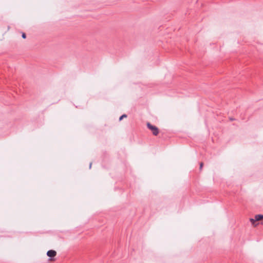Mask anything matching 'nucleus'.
<instances>
[{
	"mask_svg": "<svg viewBox=\"0 0 263 263\" xmlns=\"http://www.w3.org/2000/svg\"><path fill=\"white\" fill-rule=\"evenodd\" d=\"M260 220H262L261 222V224L263 225V215H256L255 216L254 218H251L250 221L252 223V224L256 226L255 222L257 221H259Z\"/></svg>",
	"mask_w": 263,
	"mask_h": 263,
	"instance_id": "nucleus-2",
	"label": "nucleus"
},
{
	"mask_svg": "<svg viewBox=\"0 0 263 263\" xmlns=\"http://www.w3.org/2000/svg\"><path fill=\"white\" fill-rule=\"evenodd\" d=\"M127 116H120L119 118V121H121L124 118L126 117Z\"/></svg>",
	"mask_w": 263,
	"mask_h": 263,
	"instance_id": "nucleus-5",
	"label": "nucleus"
},
{
	"mask_svg": "<svg viewBox=\"0 0 263 263\" xmlns=\"http://www.w3.org/2000/svg\"><path fill=\"white\" fill-rule=\"evenodd\" d=\"M230 120L231 121H233L234 120V119L232 118H230Z\"/></svg>",
	"mask_w": 263,
	"mask_h": 263,
	"instance_id": "nucleus-7",
	"label": "nucleus"
},
{
	"mask_svg": "<svg viewBox=\"0 0 263 263\" xmlns=\"http://www.w3.org/2000/svg\"><path fill=\"white\" fill-rule=\"evenodd\" d=\"M56 251L52 250H49L47 253V255L50 257H53L56 255Z\"/></svg>",
	"mask_w": 263,
	"mask_h": 263,
	"instance_id": "nucleus-3",
	"label": "nucleus"
},
{
	"mask_svg": "<svg viewBox=\"0 0 263 263\" xmlns=\"http://www.w3.org/2000/svg\"><path fill=\"white\" fill-rule=\"evenodd\" d=\"M146 125L147 128L152 132L154 136H157L158 135L159 129L156 126L152 125L149 122L147 123Z\"/></svg>",
	"mask_w": 263,
	"mask_h": 263,
	"instance_id": "nucleus-1",
	"label": "nucleus"
},
{
	"mask_svg": "<svg viewBox=\"0 0 263 263\" xmlns=\"http://www.w3.org/2000/svg\"><path fill=\"white\" fill-rule=\"evenodd\" d=\"M22 36L24 39L26 38V35L24 32L22 33Z\"/></svg>",
	"mask_w": 263,
	"mask_h": 263,
	"instance_id": "nucleus-4",
	"label": "nucleus"
},
{
	"mask_svg": "<svg viewBox=\"0 0 263 263\" xmlns=\"http://www.w3.org/2000/svg\"><path fill=\"white\" fill-rule=\"evenodd\" d=\"M91 165H92V163H90V164H89V168H91Z\"/></svg>",
	"mask_w": 263,
	"mask_h": 263,
	"instance_id": "nucleus-8",
	"label": "nucleus"
},
{
	"mask_svg": "<svg viewBox=\"0 0 263 263\" xmlns=\"http://www.w3.org/2000/svg\"><path fill=\"white\" fill-rule=\"evenodd\" d=\"M202 166H203V163H201L200 164V170L202 169Z\"/></svg>",
	"mask_w": 263,
	"mask_h": 263,
	"instance_id": "nucleus-6",
	"label": "nucleus"
}]
</instances>
